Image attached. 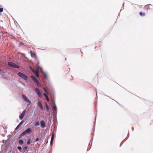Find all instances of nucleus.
Returning a JSON list of instances; mask_svg holds the SVG:
<instances>
[{"label":"nucleus","instance_id":"f257e3e1","mask_svg":"<svg viewBox=\"0 0 153 153\" xmlns=\"http://www.w3.org/2000/svg\"><path fill=\"white\" fill-rule=\"evenodd\" d=\"M18 75L20 77L22 78L23 79L25 80H27V76L26 75H25L24 74L21 72H19L18 73Z\"/></svg>","mask_w":153,"mask_h":153},{"label":"nucleus","instance_id":"f03ea898","mask_svg":"<svg viewBox=\"0 0 153 153\" xmlns=\"http://www.w3.org/2000/svg\"><path fill=\"white\" fill-rule=\"evenodd\" d=\"M8 65L11 67H13L14 68H19V66L18 65H16L15 63L9 62L8 63Z\"/></svg>","mask_w":153,"mask_h":153},{"label":"nucleus","instance_id":"7ed1b4c3","mask_svg":"<svg viewBox=\"0 0 153 153\" xmlns=\"http://www.w3.org/2000/svg\"><path fill=\"white\" fill-rule=\"evenodd\" d=\"M31 130L30 128H28L27 129L25 130L24 131L21 135V136H23V135L26 134L27 133H30V132L31 131Z\"/></svg>","mask_w":153,"mask_h":153},{"label":"nucleus","instance_id":"20e7f679","mask_svg":"<svg viewBox=\"0 0 153 153\" xmlns=\"http://www.w3.org/2000/svg\"><path fill=\"white\" fill-rule=\"evenodd\" d=\"M22 98H23V99L27 102L28 103V105H30V104L31 103V102L29 100V99H28V98H27L26 96L24 94L22 95Z\"/></svg>","mask_w":153,"mask_h":153},{"label":"nucleus","instance_id":"39448f33","mask_svg":"<svg viewBox=\"0 0 153 153\" xmlns=\"http://www.w3.org/2000/svg\"><path fill=\"white\" fill-rule=\"evenodd\" d=\"M31 77L32 79H33V80L34 82H36L37 83V85H39V82L38 81V80L37 79H36V78L33 76H31Z\"/></svg>","mask_w":153,"mask_h":153},{"label":"nucleus","instance_id":"423d86ee","mask_svg":"<svg viewBox=\"0 0 153 153\" xmlns=\"http://www.w3.org/2000/svg\"><path fill=\"white\" fill-rule=\"evenodd\" d=\"M31 70L35 74L36 77H39V75L38 70H33V69H31Z\"/></svg>","mask_w":153,"mask_h":153},{"label":"nucleus","instance_id":"0eeeda50","mask_svg":"<svg viewBox=\"0 0 153 153\" xmlns=\"http://www.w3.org/2000/svg\"><path fill=\"white\" fill-rule=\"evenodd\" d=\"M25 112L26 110H25L19 116L20 119L22 120V119L25 113Z\"/></svg>","mask_w":153,"mask_h":153},{"label":"nucleus","instance_id":"6e6552de","mask_svg":"<svg viewBox=\"0 0 153 153\" xmlns=\"http://www.w3.org/2000/svg\"><path fill=\"white\" fill-rule=\"evenodd\" d=\"M35 91L38 95L39 97H40L41 96V94L39 90L37 88H36L35 89Z\"/></svg>","mask_w":153,"mask_h":153},{"label":"nucleus","instance_id":"1a4fd4ad","mask_svg":"<svg viewBox=\"0 0 153 153\" xmlns=\"http://www.w3.org/2000/svg\"><path fill=\"white\" fill-rule=\"evenodd\" d=\"M40 123L42 128H44L45 127V124L44 121L42 120L41 121Z\"/></svg>","mask_w":153,"mask_h":153},{"label":"nucleus","instance_id":"9d476101","mask_svg":"<svg viewBox=\"0 0 153 153\" xmlns=\"http://www.w3.org/2000/svg\"><path fill=\"white\" fill-rule=\"evenodd\" d=\"M54 139V134L52 133L51 140V144L52 145Z\"/></svg>","mask_w":153,"mask_h":153},{"label":"nucleus","instance_id":"9b49d317","mask_svg":"<svg viewBox=\"0 0 153 153\" xmlns=\"http://www.w3.org/2000/svg\"><path fill=\"white\" fill-rule=\"evenodd\" d=\"M38 105H39V106L40 108H41V109L42 110L43 109V107L42 105V104L41 103V102L39 101L38 102Z\"/></svg>","mask_w":153,"mask_h":153},{"label":"nucleus","instance_id":"f8f14e48","mask_svg":"<svg viewBox=\"0 0 153 153\" xmlns=\"http://www.w3.org/2000/svg\"><path fill=\"white\" fill-rule=\"evenodd\" d=\"M30 55L31 57H34L36 56V54L35 53H33L32 51H30Z\"/></svg>","mask_w":153,"mask_h":153},{"label":"nucleus","instance_id":"ddd939ff","mask_svg":"<svg viewBox=\"0 0 153 153\" xmlns=\"http://www.w3.org/2000/svg\"><path fill=\"white\" fill-rule=\"evenodd\" d=\"M44 95L45 97L46 100H47V101L48 102L49 100V98L47 96V95L45 93L44 94Z\"/></svg>","mask_w":153,"mask_h":153},{"label":"nucleus","instance_id":"4468645a","mask_svg":"<svg viewBox=\"0 0 153 153\" xmlns=\"http://www.w3.org/2000/svg\"><path fill=\"white\" fill-rule=\"evenodd\" d=\"M139 15L141 16H145V13L144 12H140L139 13Z\"/></svg>","mask_w":153,"mask_h":153},{"label":"nucleus","instance_id":"2eb2a0df","mask_svg":"<svg viewBox=\"0 0 153 153\" xmlns=\"http://www.w3.org/2000/svg\"><path fill=\"white\" fill-rule=\"evenodd\" d=\"M146 6L147 7V8L149 9L153 7V6L151 4L147 5Z\"/></svg>","mask_w":153,"mask_h":153},{"label":"nucleus","instance_id":"dca6fc26","mask_svg":"<svg viewBox=\"0 0 153 153\" xmlns=\"http://www.w3.org/2000/svg\"><path fill=\"white\" fill-rule=\"evenodd\" d=\"M45 105L46 107V108L47 111L49 110V107L48 106L46 103H45Z\"/></svg>","mask_w":153,"mask_h":153},{"label":"nucleus","instance_id":"f3484780","mask_svg":"<svg viewBox=\"0 0 153 153\" xmlns=\"http://www.w3.org/2000/svg\"><path fill=\"white\" fill-rule=\"evenodd\" d=\"M19 143L20 144H23V143H24V142H23V141L22 140H20L19 141Z\"/></svg>","mask_w":153,"mask_h":153},{"label":"nucleus","instance_id":"a211bd4d","mask_svg":"<svg viewBox=\"0 0 153 153\" xmlns=\"http://www.w3.org/2000/svg\"><path fill=\"white\" fill-rule=\"evenodd\" d=\"M39 125V122L38 121L36 122L35 124V126L36 127L37 126H38Z\"/></svg>","mask_w":153,"mask_h":153},{"label":"nucleus","instance_id":"6ab92c4d","mask_svg":"<svg viewBox=\"0 0 153 153\" xmlns=\"http://www.w3.org/2000/svg\"><path fill=\"white\" fill-rule=\"evenodd\" d=\"M27 149V146L24 147L23 148V150L25 152V151Z\"/></svg>","mask_w":153,"mask_h":153},{"label":"nucleus","instance_id":"aec40b11","mask_svg":"<svg viewBox=\"0 0 153 153\" xmlns=\"http://www.w3.org/2000/svg\"><path fill=\"white\" fill-rule=\"evenodd\" d=\"M30 143V139H29L28 140V141L27 142V144H29Z\"/></svg>","mask_w":153,"mask_h":153},{"label":"nucleus","instance_id":"412c9836","mask_svg":"<svg viewBox=\"0 0 153 153\" xmlns=\"http://www.w3.org/2000/svg\"><path fill=\"white\" fill-rule=\"evenodd\" d=\"M18 149L19 150V151H21L22 149V148L21 147L19 146L18 147Z\"/></svg>","mask_w":153,"mask_h":153},{"label":"nucleus","instance_id":"4be33fe9","mask_svg":"<svg viewBox=\"0 0 153 153\" xmlns=\"http://www.w3.org/2000/svg\"><path fill=\"white\" fill-rule=\"evenodd\" d=\"M24 44V43L22 42H21V43H20V44H19V46H21L22 45Z\"/></svg>","mask_w":153,"mask_h":153},{"label":"nucleus","instance_id":"5701e85b","mask_svg":"<svg viewBox=\"0 0 153 153\" xmlns=\"http://www.w3.org/2000/svg\"><path fill=\"white\" fill-rule=\"evenodd\" d=\"M43 89L45 91V92L47 93V94H48V92L47 91V90H46V88H43Z\"/></svg>","mask_w":153,"mask_h":153},{"label":"nucleus","instance_id":"b1692460","mask_svg":"<svg viewBox=\"0 0 153 153\" xmlns=\"http://www.w3.org/2000/svg\"><path fill=\"white\" fill-rule=\"evenodd\" d=\"M20 126V125H19V124L16 127V129H18Z\"/></svg>","mask_w":153,"mask_h":153},{"label":"nucleus","instance_id":"393cba45","mask_svg":"<svg viewBox=\"0 0 153 153\" xmlns=\"http://www.w3.org/2000/svg\"><path fill=\"white\" fill-rule=\"evenodd\" d=\"M24 122V121H21L19 123V125H20V126Z\"/></svg>","mask_w":153,"mask_h":153},{"label":"nucleus","instance_id":"a878e982","mask_svg":"<svg viewBox=\"0 0 153 153\" xmlns=\"http://www.w3.org/2000/svg\"><path fill=\"white\" fill-rule=\"evenodd\" d=\"M39 140V138H37L35 140V141L36 142H37Z\"/></svg>","mask_w":153,"mask_h":153},{"label":"nucleus","instance_id":"bb28decb","mask_svg":"<svg viewBox=\"0 0 153 153\" xmlns=\"http://www.w3.org/2000/svg\"><path fill=\"white\" fill-rule=\"evenodd\" d=\"M53 108H54V109L55 110H56V106H55H55H54V107H53Z\"/></svg>","mask_w":153,"mask_h":153},{"label":"nucleus","instance_id":"cd10ccee","mask_svg":"<svg viewBox=\"0 0 153 153\" xmlns=\"http://www.w3.org/2000/svg\"><path fill=\"white\" fill-rule=\"evenodd\" d=\"M1 70L0 69V72H1Z\"/></svg>","mask_w":153,"mask_h":153},{"label":"nucleus","instance_id":"c85d7f7f","mask_svg":"<svg viewBox=\"0 0 153 153\" xmlns=\"http://www.w3.org/2000/svg\"><path fill=\"white\" fill-rule=\"evenodd\" d=\"M68 69H69V70H70V68H69V67H68Z\"/></svg>","mask_w":153,"mask_h":153},{"label":"nucleus","instance_id":"c756f323","mask_svg":"<svg viewBox=\"0 0 153 153\" xmlns=\"http://www.w3.org/2000/svg\"><path fill=\"white\" fill-rule=\"evenodd\" d=\"M27 153V152H26V153Z\"/></svg>","mask_w":153,"mask_h":153},{"label":"nucleus","instance_id":"7c9ffc66","mask_svg":"<svg viewBox=\"0 0 153 153\" xmlns=\"http://www.w3.org/2000/svg\"><path fill=\"white\" fill-rule=\"evenodd\" d=\"M152 121H153V120H152Z\"/></svg>","mask_w":153,"mask_h":153}]
</instances>
